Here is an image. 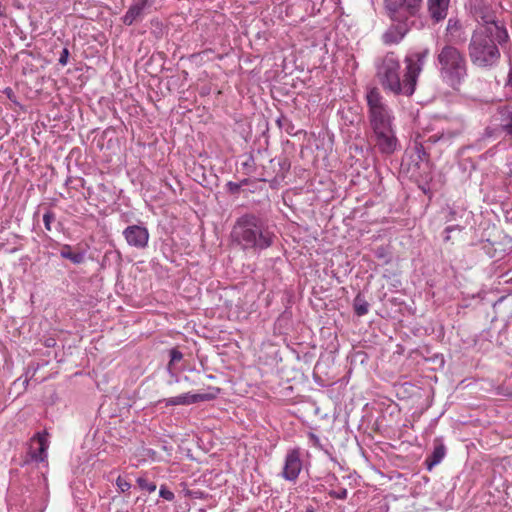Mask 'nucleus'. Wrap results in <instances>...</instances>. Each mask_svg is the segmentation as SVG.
Here are the masks:
<instances>
[{
  "label": "nucleus",
  "instance_id": "1",
  "mask_svg": "<svg viewBox=\"0 0 512 512\" xmlns=\"http://www.w3.org/2000/svg\"><path fill=\"white\" fill-rule=\"evenodd\" d=\"M428 55V48L408 52L404 58L405 73L401 78L398 55L393 51L386 52L375 60L376 78L385 91L394 95L411 96L415 92Z\"/></svg>",
  "mask_w": 512,
  "mask_h": 512
},
{
  "label": "nucleus",
  "instance_id": "2",
  "mask_svg": "<svg viewBox=\"0 0 512 512\" xmlns=\"http://www.w3.org/2000/svg\"><path fill=\"white\" fill-rule=\"evenodd\" d=\"M367 118L372 131L371 139L377 150L384 155H391L399 148L396 136L393 111L386 104L376 87L366 92Z\"/></svg>",
  "mask_w": 512,
  "mask_h": 512
},
{
  "label": "nucleus",
  "instance_id": "3",
  "mask_svg": "<svg viewBox=\"0 0 512 512\" xmlns=\"http://www.w3.org/2000/svg\"><path fill=\"white\" fill-rule=\"evenodd\" d=\"M423 0H384V7L392 24L385 30L381 40L385 45H397L413 29L425 26L421 16Z\"/></svg>",
  "mask_w": 512,
  "mask_h": 512
},
{
  "label": "nucleus",
  "instance_id": "4",
  "mask_svg": "<svg viewBox=\"0 0 512 512\" xmlns=\"http://www.w3.org/2000/svg\"><path fill=\"white\" fill-rule=\"evenodd\" d=\"M231 239L243 251L260 253L274 244L276 234L266 218L245 213L236 219Z\"/></svg>",
  "mask_w": 512,
  "mask_h": 512
},
{
  "label": "nucleus",
  "instance_id": "5",
  "mask_svg": "<svg viewBox=\"0 0 512 512\" xmlns=\"http://www.w3.org/2000/svg\"><path fill=\"white\" fill-rule=\"evenodd\" d=\"M434 57L442 83L458 91L468 78V61L464 52L455 45L445 44L436 50Z\"/></svg>",
  "mask_w": 512,
  "mask_h": 512
},
{
  "label": "nucleus",
  "instance_id": "6",
  "mask_svg": "<svg viewBox=\"0 0 512 512\" xmlns=\"http://www.w3.org/2000/svg\"><path fill=\"white\" fill-rule=\"evenodd\" d=\"M501 45L490 27H477L473 30L467 51L471 64L481 70H491L498 66L501 59Z\"/></svg>",
  "mask_w": 512,
  "mask_h": 512
},
{
  "label": "nucleus",
  "instance_id": "7",
  "mask_svg": "<svg viewBox=\"0 0 512 512\" xmlns=\"http://www.w3.org/2000/svg\"><path fill=\"white\" fill-rule=\"evenodd\" d=\"M474 16L482 25L480 27H490L495 33L498 44L504 47L510 40L508 31L503 24L496 20L494 11L485 4L476 5L474 8Z\"/></svg>",
  "mask_w": 512,
  "mask_h": 512
},
{
  "label": "nucleus",
  "instance_id": "8",
  "mask_svg": "<svg viewBox=\"0 0 512 512\" xmlns=\"http://www.w3.org/2000/svg\"><path fill=\"white\" fill-rule=\"evenodd\" d=\"M301 449L296 447L287 451L281 477L286 481L296 482L302 470Z\"/></svg>",
  "mask_w": 512,
  "mask_h": 512
},
{
  "label": "nucleus",
  "instance_id": "9",
  "mask_svg": "<svg viewBox=\"0 0 512 512\" xmlns=\"http://www.w3.org/2000/svg\"><path fill=\"white\" fill-rule=\"evenodd\" d=\"M127 244L137 249H144L148 245L149 232L145 226L129 225L123 231Z\"/></svg>",
  "mask_w": 512,
  "mask_h": 512
},
{
  "label": "nucleus",
  "instance_id": "10",
  "mask_svg": "<svg viewBox=\"0 0 512 512\" xmlns=\"http://www.w3.org/2000/svg\"><path fill=\"white\" fill-rule=\"evenodd\" d=\"M451 0H426V11L433 25L442 23L448 16Z\"/></svg>",
  "mask_w": 512,
  "mask_h": 512
},
{
  "label": "nucleus",
  "instance_id": "11",
  "mask_svg": "<svg viewBox=\"0 0 512 512\" xmlns=\"http://www.w3.org/2000/svg\"><path fill=\"white\" fill-rule=\"evenodd\" d=\"M155 0H133L132 4L122 17V22L130 26L136 21H141L146 13L147 8L154 4Z\"/></svg>",
  "mask_w": 512,
  "mask_h": 512
},
{
  "label": "nucleus",
  "instance_id": "12",
  "mask_svg": "<svg viewBox=\"0 0 512 512\" xmlns=\"http://www.w3.org/2000/svg\"><path fill=\"white\" fill-rule=\"evenodd\" d=\"M445 36L448 39V44L456 46L466 42L467 34L461 20L458 17H451L448 19L445 28Z\"/></svg>",
  "mask_w": 512,
  "mask_h": 512
},
{
  "label": "nucleus",
  "instance_id": "13",
  "mask_svg": "<svg viewBox=\"0 0 512 512\" xmlns=\"http://www.w3.org/2000/svg\"><path fill=\"white\" fill-rule=\"evenodd\" d=\"M492 122L501 128L506 136H512V107L508 105L499 106L492 117Z\"/></svg>",
  "mask_w": 512,
  "mask_h": 512
},
{
  "label": "nucleus",
  "instance_id": "14",
  "mask_svg": "<svg viewBox=\"0 0 512 512\" xmlns=\"http://www.w3.org/2000/svg\"><path fill=\"white\" fill-rule=\"evenodd\" d=\"M446 453L447 448L443 443L442 437H436L433 441V450L424 462L426 469L431 471L436 465L440 464L445 458Z\"/></svg>",
  "mask_w": 512,
  "mask_h": 512
},
{
  "label": "nucleus",
  "instance_id": "15",
  "mask_svg": "<svg viewBox=\"0 0 512 512\" xmlns=\"http://www.w3.org/2000/svg\"><path fill=\"white\" fill-rule=\"evenodd\" d=\"M47 432L37 433L33 438L32 442L36 441L38 443V448L34 450L32 446L29 450V455L31 459L37 463L44 462L47 458V449L49 447V442L47 438Z\"/></svg>",
  "mask_w": 512,
  "mask_h": 512
},
{
  "label": "nucleus",
  "instance_id": "16",
  "mask_svg": "<svg viewBox=\"0 0 512 512\" xmlns=\"http://www.w3.org/2000/svg\"><path fill=\"white\" fill-rule=\"evenodd\" d=\"M463 132V124L457 123L454 127H448L446 129H442L441 132L437 134L429 136L426 140V143H437L441 142L443 144H450L451 141L458 137Z\"/></svg>",
  "mask_w": 512,
  "mask_h": 512
},
{
  "label": "nucleus",
  "instance_id": "17",
  "mask_svg": "<svg viewBox=\"0 0 512 512\" xmlns=\"http://www.w3.org/2000/svg\"><path fill=\"white\" fill-rule=\"evenodd\" d=\"M75 249L76 250L73 251L71 245L63 244L61 245L60 256L63 259L69 260L71 263L75 265H80L84 263L86 259V250L80 249L79 247H76Z\"/></svg>",
  "mask_w": 512,
  "mask_h": 512
},
{
  "label": "nucleus",
  "instance_id": "18",
  "mask_svg": "<svg viewBox=\"0 0 512 512\" xmlns=\"http://www.w3.org/2000/svg\"><path fill=\"white\" fill-rule=\"evenodd\" d=\"M502 131H501V128L496 126L493 122H492V125H489L487 126L484 131L481 133V135L479 136V138L476 140V143L477 145H479L480 147H482L483 145H485L488 141H491V140H497L500 135H501Z\"/></svg>",
  "mask_w": 512,
  "mask_h": 512
},
{
  "label": "nucleus",
  "instance_id": "19",
  "mask_svg": "<svg viewBox=\"0 0 512 512\" xmlns=\"http://www.w3.org/2000/svg\"><path fill=\"white\" fill-rule=\"evenodd\" d=\"M184 400L186 401L185 404L191 405L199 402H205L210 401L215 398V394L210 393H183L182 394Z\"/></svg>",
  "mask_w": 512,
  "mask_h": 512
},
{
  "label": "nucleus",
  "instance_id": "20",
  "mask_svg": "<svg viewBox=\"0 0 512 512\" xmlns=\"http://www.w3.org/2000/svg\"><path fill=\"white\" fill-rule=\"evenodd\" d=\"M353 308L355 314L359 317L364 316L369 312V303L361 293H358L354 298Z\"/></svg>",
  "mask_w": 512,
  "mask_h": 512
},
{
  "label": "nucleus",
  "instance_id": "21",
  "mask_svg": "<svg viewBox=\"0 0 512 512\" xmlns=\"http://www.w3.org/2000/svg\"><path fill=\"white\" fill-rule=\"evenodd\" d=\"M429 144L430 143H426V142H425V144L418 143V142L415 143V146H414L415 154L419 161L428 163L429 154L427 153L426 150H427Z\"/></svg>",
  "mask_w": 512,
  "mask_h": 512
},
{
  "label": "nucleus",
  "instance_id": "22",
  "mask_svg": "<svg viewBox=\"0 0 512 512\" xmlns=\"http://www.w3.org/2000/svg\"><path fill=\"white\" fill-rule=\"evenodd\" d=\"M276 123L279 128L284 129L289 135L296 134L295 126H294L293 122L290 119H288L287 117H285L283 115L280 116L276 120Z\"/></svg>",
  "mask_w": 512,
  "mask_h": 512
},
{
  "label": "nucleus",
  "instance_id": "23",
  "mask_svg": "<svg viewBox=\"0 0 512 512\" xmlns=\"http://www.w3.org/2000/svg\"><path fill=\"white\" fill-rule=\"evenodd\" d=\"M169 356H170V362L167 366V370L169 373H172V365L176 362H179L182 360L183 358V353L177 349V348H172L170 351H169Z\"/></svg>",
  "mask_w": 512,
  "mask_h": 512
},
{
  "label": "nucleus",
  "instance_id": "24",
  "mask_svg": "<svg viewBox=\"0 0 512 512\" xmlns=\"http://www.w3.org/2000/svg\"><path fill=\"white\" fill-rule=\"evenodd\" d=\"M136 482L142 490H147L149 493L156 490V484L154 482H150L146 477H138Z\"/></svg>",
  "mask_w": 512,
  "mask_h": 512
},
{
  "label": "nucleus",
  "instance_id": "25",
  "mask_svg": "<svg viewBox=\"0 0 512 512\" xmlns=\"http://www.w3.org/2000/svg\"><path fill=\"white\" fill-rule=\"evenodd\" d=\"M56 216L55 213L51 209H47L43 215V222L45 229L47 231H51L52 227L51 224L55 221Z\"/></svg>",
  "mask_w": 512,
  "mask_h": 512
},
{
  "label": "nucleus",
  "instance_id": "26",
  "mask_svg": "<svg viewBox=\"0 0 512 512\" xmlns=\"http://www.w3.org/2000/svg\"><path fill=\"white\" fill-rule=\"evenodd\" d=\"M163 402L165 403L166 407L178 405L187 406V404H185L186 401L184 400L182 394L175 397L166 398L163 400Z\"/></svg>",
  "mask_w": 512,
  "mask_h": 512
},
{
  "label": "nucleus",
  "instance_id": "27",
  "mask_svg": "<svg viewBox=\"0 0 512 512\" xmlns=\"http://www.w3.org/2000/svg\"><path fill=\"white\" fill-rule=\"evenodd\" d=\"M328 495L334 499L345 500L348 496V491L346 488L340 487L338 489H331Z\"/></svg>",
  "mask_w": 512,
  "mask_h": 512
},
{
  "label": "nucleus",
  "instance_id": "28",
  "mask_svg": "<svg viewBox=\"0 0 512 512\" xmlns=\"http://www.w3.org/2000/svg\"><path fill=\"white\" fill-rule=\"evenodd\" d=\"M374 254L377 259L383 260L385 264H388L391 260V258L389 257V255L387 253L386 248L383 246L377 247L375 249Z\"/></svg>",
  "mask_w": 512,
  "mask_h": 512
},
{
  "label": "nucleus",
  "instance_id": "29",
  "mask_svg": "<svg viewBox=\"0 0 512 512\" xmlns=\"http://www.w3.org/2000/svg\"><path fill=\"white\" fill-rule=\"evenodd\" d=\"M116 485L121 492H126L131 488V484L121 476L116 479Z\"/></svg>",
  "mask_w": 512,
  "mask_h": 512
},
{
  "label": "nucleus",
  "instance_id": "30",
  "mask_svg": "<svg viewBox=\"0 0 512 512\" xmlns=\"http://www.w3.org/2000/svg\"><path fill=\"white\" fill-rule=\"evenodd\" d=\"M159 495L161 498L167 501H172L174 499V493L167 489L165 486L160 487Z\"/></svg>",
  "mask_w": 512,
  "mask_h": 512
},
{
  "label": "nucleus",
  "instance_id": "31",
  "mask_svg": "<svg viewBox=\"0 0 512 512\" xmlns=\"http://www.w3.org/2000/svg\"><path fill=\"white\" fill-rule=\"evenodd\" d=\"M240 189H241V184H238L236 182L229 181L226 184V190L230 194H234V195L238 194L240 192Z\"/></svg>",
  "mask_w": 512,
  "mask_h": 512
},
{
  "label": "nucleus",
  "instance_id": "32",
  "mask_svg": "<svg viewBox=\"0 0 512 512\" xmlns=\"http://www.w3.org/2000/svg\"><path fill=\"white\" fill-rule=\"evenodd\" d=\"M69 58V50L67 48H63L59 57V64L62 66L67 65Z\"/></svg>",
  "mask_w": 512,
  "mask_h": 512
},
{
  "label": "nucleus",
  "instance_id": "33",
  "mask_svg": "<svg viewBox=\"0 0 512 512\" xmlns=\"http://www.w3.org/2000/svg\"><path fill=\"white\" fill-rule=\"evenodd\" d=\"M462 229L463 228L460 225H450L445 228L444 233L451 234L453 231H461Z\"/></svg>",
  "mask_w": 512,
  "mask_h": 512
},
{
  "label": "nucleus",
  "instance_id": "34",
  "mask_svg": "<svg viewBox=\"0 0 512 512\" xmlns=\"http://www.w3.org/2000/svg\"><path fill=\"white\" fill-rule=\"evenodd\" d=\"M505 87H512V63L509 65L507 80L505 82Z\"/></svg>",
  "mask_w": 512,
  "mask_h": 512
},
{
  "label": "nucleus",
  "instance_id": "35",
  "mask_svg": "<svg viewBox=\"0 0 512 512\" xmlns=\"http://www.w3.org/2000/svg\"><path fill=\"white\" fill-rule=\"evenodd\" d=\"M280 166H281V169L283 170H288L289 167H290V163L287 159H283L281 162H280Z\"/></svg>",
  "mask_w": 512,
  "mask_h": 512
},
{
  "label": "nucleus",
  "instance_id": "36",
  "mask_svg": "<svg viewBox=\"0 0 512 512\" xmlns=\"http://www.w3.org/2000/svg\"><path fill=\"white\" fill-rule=\"evenodd\" d=\"M55 344H56V342H55V340H54V339H52V338L47 339V340H46V342H45V346H46V347H54V346H55Z\"/></svg>",
  "mask_w": 512,
  "mask_h": 512
},
{
  "label": "nucleus",
  "instance_id": "37",
  "mask_svg": "<svg viewBox=\"0 0 512 512\" xmlns=\"http://www.w3.org/2000/svg\"><path fill=\"white\" fill-rule=\"evenodd\" d=\"M170 375L174 378L173 381L170 380L168 381V384L171 385L173 384L174 382H179V378L177 377V375L172 371V373H170Z\"/></svg>",
  "mask_w": 512,
  "mask_h": 512
},
{
  "label": "nucleus",
  "instance_id": "38",
  "mask_svg": "<svg viewBox=\"0 0 512 512\" xmlns=\"http://www.w3.org/2000/svg\"><path fill=\"white\" fill-rule=\"evenodd\" d=\"M305 512H316L315 508L311 505L306 506Z\"/></svg>",
  "mask_w": 512,
  "mask_h": 512
},
{
  "label": "nucleus",
  "instance_id": "39",
  "mask_svg": "<svg viewBox=\"0 0 512 512\" xmlns=\"http://www.w3.org/2000/svg\"><path fill=\"white\" fill-rule=\"evenodd\" d=\"M248 183H249V180L247 178H245V179L241 180L238 184H241V187H242V186L248 185Z\"/></svg>",
  "mask_w": 512,
  "mask_h": 512
},
{
  "label": "nucleus",
  "instance_id": "40",
  "mask_svg": "<svg viewBox=\"0 0 512 512\" xmlns=\"http://www.w3.org/2000/svg\"><path fill=\"white\" fill-rule=\"evenodd\" d=\"M450 239H451L450 234H446V233H444L443 240H444L445 242H448Z\"/></svg>",
  "mask_w": 512,
  "mask_h": 512
},
{
  "label": "nucleus",
  "instance_id": "41",
  "mask_svg": "<svg viewBox=\"0 0 512 512\" xmlns=\"http://www.w3.org/2000/svg\"><path fill=\"white\" fill-rule=\"evenodd\" d=\"M310 437H311L312 439H314L315 441H318V438H317V436H316L315 434H312V433H311V434H310Z\"/></svg>",
  "mask_w": 512,
  "mask_h": 512
},
{
  "label": "nucleus",
  "instance_id": "42",
  "mask_svg": "<svg viewBox=\"0 0 512 512\" xmlns=\"http://www.w3.org/2000/svg\"><path fill=\"white\" fill-rule=\"evenodd\" d=\"M329 478H330L331 480H333V481H337V477H336L335 475H331V476H329Z\"/></svg>",
  "mask_w": 512,
  "mask_h": 512
}]
</instances>
